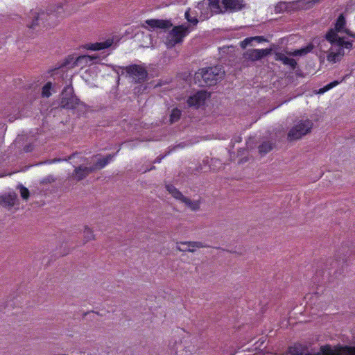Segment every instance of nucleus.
Instances as JSON below:
<instances>
[{
  "instance_id": "2",
  "label": "nucleus",
  "mask_w": 355,
  "mask_h": 355,
  "mask_svg": "<svg viewBox=\"0 0 355 355\" xmlns=\"http://www.w3.org/2000/svg\"><path fill=\"white\" fill-rule=\"evenodd\" d=\"M225 76L223 67L220 65L202 68L195 73L194 79L202 87H210L216 84Z\"/></svg>"
},
{
  "instance_id": "28",
  "label": "nucleus",
  "mask_w": 355,
  "mask_h": 355,
  "mask_svg": "<svg viewBox=\"0 0 355 355\" xmlns=\"http://www.w3.org/2000/svg\"><path fill=\"white\" fill-rule=\"evenodd\" d=\"M252 41H256L258 43H261L263 42H266L267 40L263 36H255V37H247L242 42V44H244V45H242V46L245 47L246 45L250 44V42Z\"/></svg>"
},
{
  "instance_id": "23",
  "label": "nucleus",
  "mask_w": 355,
  "mask_h": 355,
  "mask_svg": "<svg viewBox=\"0 0 355 355\" xmlns=\"http://www.w3.org/2000/svg\"><path fill=\"white\" fill-rule=\"evenodd\" d=\"M166 189L168 191L171 196L177 199L180 200L182 202L183 201V199L186 197L177 189L175 188L173 184H166Z\"/></svg>"
},
{
  "instance_id": "29",
  "label": "nucleus",
  "mask_w": 355,
  "mask_h": 355,
  "mask_svg": "<svg viewBox=\"0 0 355 355\" xmlns=\"http://www.w3.org/2000/svg\"><path fill=\"white\" fill-rule=\"evenodd\" d=\"M182 116V112L178 108H174L171 111V114L170 115V121L171 123L177 122L179 121Z\"/></svg>"
},
{
  "instance_id": "8",
  "label": "nucleus",
  "mask_w": 355,
  "mask_h": 355,
  "mask_svg": "<svg viewBox=\"0 0 355 355\" xmlns=\"http://www.w3.org/2000/svg\"><path fill=\"white\" fill-rule=\"evenodd\" d=\"M92 173L93 168H92L91 166H87L85 165L76 166L71 175L65 180L64 182L67 184L71 185L74 184L73 182V180L76 182H80Z\"/></svg>"
},
{
  "instance_id": "14",
  "label": "nucleus",
  "mask_w": 355,
  "mask_h": 355,
  "mask_svg": "<svg viewBox=\"0 0 355 355\" xmlns=\"http://www.w3.org/2000/svg\"><path fill=\"white\" fill-rule=\"evenodd\" d=\"M346 25L345 17L343 14H340L336 19L335 29L337 32H344L349 37L355 39V33L349 29H345Z\"/></svg>"
},
{
  "instance_id": "35",
  "label": "nucleus",
  "mask_w": 355,
  "mask_h": 355,
  "mask_svg": "<svg viewBox=\"0 0 355 355\" xmlns=\"http://www.w3.org/2000/svg\"><path fill=\"white\" fill-rule=\"evenodd\" d=\"M286 6L287 5L286 1H280L275 6V12L276 13L286 12Z\"/></svg>"
},
{
  "instance_id": "36",
  "label": "nucleus",
  "mask_w": 355,
  "mask_h": 355,
  "mask_svg": "<svg viewBox=\"0 0 355 355\" xmlns=\"http://www.w3.org/2000/svg\"><path fill=\"white\" fill-rule=\"evenodd\" d=\"M19 187L20 194H21V198L24 200H28L29 198V195H30L28 189L27 188H26L25 187H24L22 184H20L19 186Z\"/></svg>"
},
{
  "instance_id": "11",
  "label": "nucleus",
  "mask_w": 355,
  "mask_h": 355,
  "mask_svg": "<svg viewBox=\"0 0 355 355\" xmlns=\"http://www.w3.org/2000/svg\"><path fill=\"white\" fill-rule=\"evenodd\" d=\"M271 49H248L243 54L245 59L252 61L261 60L271 53Z\"/></svg>"
},
{
  "instance_id": "24",
  "label": "nucleus",
  "mask_w": 355,
  "mask_h": 355,
  "mask_svg": "<svg viewBox=\"0 0 355 355\" xmlns=\"http://www.w3.org/2000/svg\"><path fill=\"white\" fill-rule=\"evenodd\" d=\"M209 6V10L211 12L215 14L224 13V11L221 9L219 2L220 0H205Z\"/></svg>"
},
{
  "instance_id": "9",
  "label": "nucleus",
  "mask_w": 355,
  "mask_h": 355,
  "mask_svg": "<svg viewBox=\"0 0 355 355\" xmlns=\"http://www.w3.org/2000/svg\"><path fill=\"white\" fill-rule=\"evenodd\" d=\"M173 26V24L169 19H147L141 24V27L153 31L157 29L166 30Z\"/></svg>"
},
{
  "instance_id": "49",
  "label": "nucleus",
  "mask_w": 355,
  "mask_h": 355,
  "mask_svg": "<svg viewBox=\"0 0 355 355\" xmlns=\"http://www.w3.org/2000/svg\"><path fill=\"white\" fill-rule=\"evenodd\" d=\"M60 355H67V354H60Z\"/></svg>"
},
{
  "instance_id": "17",
  "label": "nucleus",
  "mask_w": 355,
  "mask_h": 355,
  "mask_svg": "<svg viewBox=\"0 0 355 355\" xmlns=\"http://www.w3.org/2000/svg\"><path fill=\"white\" fill-rule=\"evenodd\" d=\"M115 154H108L102 159H98L94 165L91 166L93 168V173L97 170H101L107 166L114 157Z\"/></svg>"
},
{
  "instance_id": "20",
  "label": "nucleus",
  "mask_w": 355,
  "mask_h": 355,
  "mask_svg": "<svg viewBox=\"0 0 355 355\" xmlns=\"http://www.w3.org/2000/svg\"><path fill=\"white\" fill-rule=\"evenodd\" d=\"M112 44H113V40L108 39L102 42H96L94 44H90L88 46L87 49L89 50H92V51H99V50L105 49L111 46Z\"/></svg>"
},
{
  "instance_id": "12",
  "label": "nucleus",
  "mask_w": 355,
  "mask_h": 355,
  "mask_svg": "<svg viewBox=\"0 0 355 355\" xmlns=\"http://www.w3.org/2000/svg\"><path fill=\"white\" fill-rule=\"evenodd\" d=\"M224 8V12L227 10L235 12L242 10L245 7L244 0H221Z\"/></svg>"
},
{
  "instance_id": "1",
  "label": "nucleus",
  "mask_w": 355,
  "mask_h": 355,
  "mask_svg": "<svg viewBox=\"0 0 355 355\" xmlns=\"http://www.w3.org/2000/svg\"><path fill=\"white\" fill-rule=\"evenodd\" d=\"M64 11V5L59 3L58 5H51L46 12H40L31 10L30 12L29 18L31 19V22L27 24V26L32 29H35L37 26L42 24L44 27L51 26L53 23H50L49 19L53 17H58Z\"/></svg>"
},
{
  "instance_id": "27",
  "label": "nucleus",
  "mask_w": 355,
  "mask_h": 355,
  "mask_svg": "<svg viewBox=\"0 0 355 355\" xmlns=\"http://www.w3.org/2000/svg\"><path fill=\"white\" fill-rule=\"evenodd\" d=\"M313 47H314V46L313 44H309L307 46L302 47L298 50L295 51L293 52V55L295 56H297V55L302 56V55H306L308 53L311 52L313 50Z\"/></svg>"
},
{
  "instance_id": "6",
  "label": "nucleus",
  "mask_w": 355,
  "mask_h": 355,
  "mask_svg": "<svg viewBox=\"0 0 355 355\" xmlns=\"http://www.w3.org/2000/svg\"><path fill=\"white\" fill-rule=\"evenodd\" d=\"M80 103V99L74 94L72 85H67L64 87L60 103V106L62 108L73 110Z\"/></svg>"
},
{
  "instance_id": "37",
  "label": "nucleus",
  "mask_w": 355,
  "mask_h": 355,
  "mask_svg": "<svg viewBox=\"0 0 355 355\" xmlns=\"http://www.w3.org/2000/svg\"><path fill=\"white\" fill-rule=\"evenodd\" d=\"M340 83V81L334 80L326 85V87H327L326 89L329 90V89H332L333 87H334L335 86L338 85Z\"/></svg>"
},
{
  "instance_id": "34",
  "label": "nucleus",
  "mask_w": 355,
  "mask_h": 355,
  "mask_svg": "<svg viewBox=\"0 0 355 355\" xmlns=\"http://www.w3.org/2000/svg\"><path fill=\"white\" fill-rule=\"evenodd\" d=\"M191 9L189 8L186 12H185V14H184V17L186 18V19L189 22L191 23V24H193V26H196L197 25V24L198 23V19L196 18V16H193V17H191Z\"/></svg>"
},
{
  "instance_id": "32",
  "label": "nucleus",
  "mask_w": 355,
  "mask_h": 355,
  "mask_svg": "<svg viewBox=\"0 0 355 355\" xmlns=\"http://www.w3.org/2000/svg\"><path fill=\"white\" fill-rule=\"evenodd\" d=\"M336 48H341L344 50V49H347L348 50H350L353 48V42L352 41H345L344 40V37H341V42H338V45Z\"/></svg>"
},
{
  "instance_id": "33",
  "label": "nucleus",
  "mask_w": 355,
  "mask_h": 355,
  "mask_svg": "<svg viewBox=\"0 0 355 355\" xmlns=\"http://www.w3.org/2000/svg\"><path fill=\"white\" fill-rule=\"evenodd\" d=\"M197 8L201 10L202 15H208L209 10V6L205 0H203L198 3Z\"/></svg>"
},
{
  "instance_id": "10",
  "label": "nucleus",
  "mask_w": 355,
  "mask_h": 355,
  "mask_svg": "<svg viewBox=\"0 0 355 355\" xmlns=\"http://www.w3.org/2000/svg\"><path fill=\"white\" fill-rule=\"evenodd\" d=\"M322 0H297L286 2V12H289L300 9H309L316 3H319Z\"/></svg>"
},
{
  "instance_id": "38",
  "label": "nucleus",
  "mask_w": 355,
  "mask_h": 355,
  "mask_svg": "<svg viewBox=\"0 0 355 355\" xmlns=\"http://www.w3.org/2000/svg\"><path fill=\"white\" fill-rule=\"evenodd\" d=\"M340 83V81L334 80L326 85V87H327L326 89L329 90V89H332L333 87H334L335 86L338 85Z\"/></svg>"
},
{
  "instance_id": "4",
  "label": "nucleus",
  "mask_w": 355,
  "mask_h": 355,
  "mask_svg": "<svg viewBox=\"0 0 355 355\" xmlns=\"http://www.w3.org/2000/svg\"><path fill=\"white\" fill-rule=\"evenodd\" d=\"M189 33V26L179 25L174 26L166 35L164 44L168 49L174 47L178 44H181L183 39Z\"/></svg>"
},
{
  "instance_id": "3",
  "label": "nucleus",
  "mask_w": 355,
  "mask_h": 355,
  "mask_svg": "<svg viewBox=\"0 0 355 355\" xmlns=\"http://www.w3.org/2000/svg\"><path fill=\"white\" fill-rule=\"evenodd\" d=\"M312 355H355V347L341 344H325L320 346L318 351Z\"/></svg>"
},
{
  "instance_id": "18",
  "label": "nucleus",
  "mask_w": 355,
  "mask_h": 355,
  "mask_svg": "<svg viewBox=\"0 0 355 355\" xmlns=\"http://www.w3.org/2000/svg\"><path fill=\"white\" fill-rule=\"evenodd\" d=\"M336 29H330L325 35L326 40L329 42L334 48H336L338 42H341V37L338 36Z\"/></svg>"
},
{
  "instance_id": "30",
  "label": "nucleus",
  "mask_w": 355,
  "mask_h": 355,
  "mask_svg": "<svg viewBox=\"0 0 355 355\" xmlns=\"http://www.w3.org/2000/svg\"><path fill=\"white\" fill-rule=\"evenodd\" d=\"M83 237L85 242H89L94 239V234L92 229L88 226H85L83 231Z\"/></svg>"
},
{
  "instance_id": "16",
  "label": "nucleus",
  "mask_w": 355,
  "mask_h": 355,
  "mask_svg": "<svg viewBox=\"0 0 355 355\" xmlns=\"http://www.w3.org/2000/svg\"><path fill=\"white\" fill-rule=\"evenodd\" d=\"M16 198L17 194L14 192L0 195V205L3 207H12Z\"/></svg>"
},
{
  "instance_id": "40",
  "label": "nucleus",
  "mask_w": 355,
  "mask_h": 355,
  "mask_svg": "<svg viewBox=\"0 0 355 355\" xmlns=\"http://www.w3.org/2000/svg\"><path fill=\"white\" fill-rule=\"evenodd\" d=\"M164 157V155H159L157 157L155 158V159L154 160L153 163L154 164H156V163H160L162 159Z\"/></svg>"
},
{
  "instance_id": "41",
  "label": "nucleus",
  "mask_w": 355,
  "mask_h": 355,
  "mask_svg": "<svg viewBox=\"0 0 355 355\" xmlns=\"http://www.w3.org/2000/svg\"><path fill=\"white\" fill-rule=\"evenodd\" d=\"M327 89V87H326V85H325L324 87L320 88V89H319L318 93H319V94H323V93H324V92H327V91H328V89Z\"/></svg>"
},
{
  "instance_id": "45",
  "label": "nucleus",
  "mask_w": 355,
  "mask_h": 355,
  "mask_svg": "<svg viewBox=\"0 0 355 355\" xmlns=\"http://www.w3.org/2000/svg\"><path fill=\"white\" fill-rule=\"evenodd\" d=\"M206 245H191L192 248H194V247H205Z\"/></svg>"
},
{
  "instance_id": "26",
  "label": "nucleus",
  "mask_w": 355,
  "mask_h": 355,
  "mask_svg": "<svg viewBox=\"0 0 355 355\" xmlns=\"http://www.w3.org/2000/svg\"><path fill=\"white\" fill-rule=\"evenodd\" d=\"M273 148V144L269 141H263L259 146V153L261 155H266Z\"/></svg>"
},
{
  "instance_id": "43",
  "label": "nucleus",
  "mask_w": 355,
  "mask_h": 355,
  "mask_svg": "<svg viewBox=\"0 0 355 355\" xmlns=\"http://www.w3.org/2000/svg\"><path fill=\"white\" fill-rule=\"evenodd\" d=\"M154 169H155V166H152L150 168L146 169L144 171V173H146L148 171H152V170H154Z\"/></svg>"
},
{
  "instance_id": "25",
  "label": "nucleus",
  "mask_w": 355,
  "mask_h": 355,
  "mask_svg": "<svg viewBox=\"0 0 355 355\" xmlns=\"http://www.w3.org/2000/svg\"><path fill=\"white\" fill-rule=\"evenodd\" d=\"M188 207H189L192 211H198L200 209V200H195L193 201L189 198L186 197L183 199L182 201Z\"/></svg>"
},
{
  "instance_id": "31",
  "label": "nucleus",
  "mask_w": 355,
  "mask_h": 355,
  "mask_svg": "<svg viewBox=\"0 0 355 355\" xmlns=\"http://www.w3.org/2000/svg\"><path fill=\"white\" fill-rule=\"evenodd\" d=\"M53 89L51 82H47L42 89V97L49 98L51 95V90Z\"/></svg>"
},
{
  "instance_id": "47",
  "label": "nucleus",
  "mask_w": 355,
  "mask_h": 355,
  "mask_svg": "<svg viewBox=\"0 0 355 355\" xmlns=\"http://www.w3.org/2000/svg\"><path fill=\"white\" fill-rule=\"evenodd\" d=\"M28 150H29V148H27L26 149V151H28Z\"/></svg>"
},
{
  "instance_id": "39",
  "label": "nucleus",
  "mask_w": 355,
  "mask_h": 355,
  "mask_svg": "<svg viewBox=\"0 0 355 355\" xmlns=\"http://www.w3.org/2000/svg\"><path fill=\"white\" fill-rule=\"evenodd\" d=\"M176 244H189V245H191V244H201L199 242H195V241H184V242H180V243H177Z\"/></svg>"
},
{
  "instance_id": "5",
  "label": "nucleus",
  "mask_w": 355,
  "mask_h": 355,
  "mask_svg": "<svg viewBox=\"0 0 355 355\" xmlns=\"http://www.w3.org/2000/svg\"><path fill=\"white\" fill-rule=\"evenodd\" d=\"M313 123L309 119L301 120L288 133V139L297 140L309 134L313 128Z\"/></svg>"
},
{
  "instance_id": "22",
  "label": "nucleus",
  "mask_w": 355,
  "mask_h": 355,
  "mask_svg": "<svg viewBox=\"0 0 355 355\" xmlns=\"http://www.w3.org/2000/svg\"><path fill=\"white\" fill-rule=\"evenodd\" d=\"M277 60H281L284 64L289 65L292 69H295L297 67V62L295 59L288 58L284 54L279 53L276 55Z\"/></svg>"
},
{
  "instance_id": "7",
  "label": "nucleus",
  "mask_w": 355,
  "mask_h": 355,
  "mask_svg": "<svg viewBox=\"0 0 355 355\" xmlns=\"http://www.w3.org/2000/svg\"><path fill=\"white\" fill-rule=\"evenodd\" d=\"M124 69L136 83H144L147 79L148 72L145 67L141 65L135 64L125 67Z\"/></svg>"
},
{
  "instance_id": "21",
  "label": "nucleus",
  "mask_w": 355,
  "mask_h": 355,
  "mask_svg": "<svg viewBox=\"0 0 355 355\" xmlns=\"http://www.w3.org/2000/svg\"><path fill=\"white\" fill-rule=\"evenodd\" d=\"M96 58L89 55H80L76 58V60L73 63V67H81L86 66L89 62H92Z\"/></svg>"
},
{
  "instance_id": "48",
  "label": "nucleus",
  "mask_w": 355,
  "mask_h": 355,
  "mask_svg": "<svg viewBox=\"0 0 355 355\" xmlns=\"http://www.w3.org/2000/svg\"><path fill=\"white\" fill-rule=\"evenodd\" d=\"M28 150H29V148H27L26 149V151H28Z\"/></svg>"
},
{
  "instance_id": "44",
  "label": "nucleus",
  "mask_w": 355,
  "mask_h": 355,
  "mask_svg": "<svg viewBox=\"0 0 355 355\" xmlns=\"http://www.w3.org/2000/svg\"><path fill=\"white\" fill-rule=\"evenodd\" d=\"M334 275H336V277H338V275H340V272H338L337 271L334 272Z\"/></svg>"
},
{
  "instance_id": "13",
  "label": "nucleus",
  "mask_w": 355,
  "mask_h": 355,
  "mask_svg": "<svg viewBox=\"0 0 355 355\" xmlns=\"http://www.w3.org/2000/svg\"><path fill=\"white\" fill-rule=\"evenodd\" d=\"M286 355H312L309 351V347L302 343H295L287 349Z\"/></svg>"
},
{
  "instance_id": "42",
  "label": "nucleus",
  "mask_w": 355,
  "mask_h": 355,
  "mask_svg": "<svg viewBox=\"0 0 355 355\" xmlns=\"http://www.w3.org/2000/svg\"><path fill=\"white\" fill-rule=\"evenodd\" d=\"M180 251H187V249H182L180 248H178ZM187 251L189 252H193L194 251V249L193 248H188L187 249Z\"/></svg>"
},
{
  "instance_id": "19",
  "label": "nucleus",
  "mask_w": 355,
  "mask_h": 355,
  "mask_svg": "<svg viewBox=\"0 0 355 355\" xmlns=\"http://www.w3.org/2000/svg\"><path fill=\"white\" fill-rule=\"evenodd\" d=\"M334 49V48L332 46L331 51L327 55V60L330 62L336 63L340 60V57L344 55L345 52L341 48H340V49L336 48V51H333Z\"/></svg>"
},
{
  "instance_id": "15",
  "label": "nucleus",
  "mask_w": 355,
  "mask_h": 355,
  "mask_svg": "<svg viewBox=\"0 0 355 355\" xmlns=\"http://www.w3.org/2000/svg\"><path fill=\"white\" fill-rule=\"evenodd\" d=\"M206 94L204 92H198L187 100L189 107H199L205 100Z\"/></svg>"
},
{
  "instance_id": "46",
  "label": "nucleus",
  "mask_w": 355,
  "mask_h": 355,
  "mask_svg": "<svg viewBox=\"0 0 355 355\" xmlns=\"http://www.w3.org/2000/svg\"><path fill=\"white\" fill-rule=\"evenodd\" d=\"M15 119H16V117H11L10 119H9V121L12 122V121H13Z\"/></svg>"
}]
</instances>
